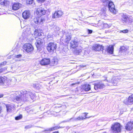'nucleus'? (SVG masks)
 Listing matches in <instances>:
<instances>
[{
    "label": "nucleus",
    "mask_w": 133,
    "mask_h": 133,
    "mask_svg": "<svg viewBox=\"0 0 133 133\" xmlns=\"http://www.w3.org/2000/svg\"><path fill=\"white\" fill-rule=\"evenodd\" d=\"M23 49L28 52H31L33 50V47L31 44L29 43L25 44L23 46Z\"/></svg>",
    "instance_id": "obj_8"
},
{
    "label": "nucleus",
    "mask_w": 133,
    "mask_h": 133,
    "mask_svg": "<svg viewBox=\"0 0 133 133\" xmlns=\"http://www.w3.org/2000/svg\"><path fill=\"white\" fill-rule=\"evenodd\" d=\"M22 117V115H20L19 116L15 117V119L18 120L21 119Z\"/></svg>",
    "instance_id": "obj_35"
},
{
    "label": "nucleus",
    "mask_w": 133,
    "mask_h": 133,
    "mask_svg": "<svg viewBox=\"0 0 133 133\" xmlns=\"http://www.w3.org/2000/svg\"><path fill=\"white\" fill-rule=\"evenodd\" d=\"M128 20L129 23H131L133 21V18L131 16L128 15Z\"/></svg>",
    "instance_id": "obj_33"
},
{
    "label": "nucleus",
    "mask_w": 133,
    "mask_h": 133,
    "mask_svg": "<svg viewBox=\"0 0 133 133\" xmlns=\"http://www.w3.org/2000/svg\"><path fill=\"white\" fill-rule=\"evenodd\" d=\"M22 56V55L21 54H19L18 55H16L15 57L17 58H20Z\"/></svg>",
    "instance_id": "obj_42"
},
{
    "label": "nucleus",
    "mask_w": 133,
    "mask_h": 133,
    "mask_svg": "<svg viewBox=\"0 0 133 133\" xmlns=\"http://www.w3.org/2000/svg\"><path fill=\"white\" fill-rule=\"evenodd\" d=\"M30 12L28 10L24 11L22 13V16L24 19L29 18L30 16Z\"/></svg>",
    "instance_id": "obj_15"
},
{
    "label": "nucleus",
    "mask_w": 133,
    "mask_h": 133,
    "mask_svg": "<svg viewBox=\"0 0 133 133\" xmlns=\"http://www.w3.org/2000/svg\"><path fill=\"white\" fill-rule=\"evenodd\" d=\"M79 83H72L71 84V85H75L76 84H78Z\"/></svg>",
    "instance_id": "obj_47"
},
{
    "label": "nucleus",
    "mask_w": 133,
    "mask_h": 133,
    "mask_svg": "<svg viewBox=\"0 0 133 133\" xmlns=\"http://www.w3.org/2000/svg\"><path fill=\"white\" fill-rule=\"evenodd\" d=\"M7 112L11 111L12 110H14L15 107L14 105L10 104H7L6 105Z\"/></svg>",
    "instance_id": "obj_21"
},
{
    "label": "nucleus",
    "mask_w": 133,
    "mask_h": 133,
    "mask_svg": "<svg viewBox=\"0 0 133 133\" xmlns=\"http://www.w3.org/2000/svg\"><path fill=\"white\" fill-rule=\"evenodd\" d=\"M74 51V52L76 55H78L81 52L82 50V48L81 46H77Z\"/></svg>",
    "instance_id": "obj_23"
},
{
    "label": "nucleus",
    "mask_w": 133,
    "mask_h": 133,
    "mask_svg": "<svg viewBox=\"0 0 133 133\" xmlns=\"http://www.w3.org/2000/svg\"><path fill=\"white\" fill-rule=\"evenodd\" d=\"M53 64H54L56 65L57 63V61H56L55 60H54L53 61Z\"/></svg>",
    "instance_id": "obj_45"
},
{
    "label": "nucleus",
    "mask_w": 133,
    "mask_h": 133,
    "mask_svg": "<svg viewBox=\"0 0 133 133\" xmlns=\"http://www.w3.org/2000/svg\"><path fill=\"white\" fill-rule=\"evenodd\" d=\"M4 70L5 69L3 68H0V73H2Z\"/></svg>",
    "instance_id": "obj_43"
},
{
    "label": "nucleus",
    "mask_w": 133,
    "mask_h": 133,
    "mask_svg": "<svg viewBox=\"0 0 133 133\" xmlns=\"http://www.w3.org/2000/svg\"><path fill=\"white\" fill-rule=\"evenodd\" d=\"M34 0H27V3L30 4L33 3Z\"/></svg>",
    "instance_id": "obj_38"
},
{
    "label": "nucleus",
    "mask_w": 133,
    "mask_h": 133,
    "mask_svg": "<svg viewBox=\"0 0 133 133\" xmlns=\"http://www.w3.org/2000/svg\"><path fill=\"white\" fill-rule=\"evenodd\" d=\"M105 87V85L101 82H97L94 85V89L96 90H98L99 89H102Z\"/></svg>",
    "instance_id": "obj_6"
},
{
    "label": "nucleus",
    "mask_w": 133,
    "mask_h": 133,
    "mask_svg": "<svg viewBox=\"0 0 133 133\" xmlns=\"http://www.w3.org/2000/svg\"><path fill=\"white\" fill-rule=\"evenodd\" d=\"M38 24H42L43 21L45 20V19L44 18L42 17H38Z\"/></svg>",
    "instance_id": "obj_30"
},
{
    "label": "nucleus",
    "mask_w": 133,
    "mask_h": 133,
    "mask_svg": "<svg viewBox=\"0 0 133 133\" xmlns=\"http://www.w3.org/2000/svg\"><path fill=\"white\" fill-rule=\"evenodd\" d=\"M3 95H0V98L3 97Z\"/></svg>",
    "instance_id": "obj_52"
},
{
    "label": "nucleus",
    "mask_w": 133,
    "mask_h": 133,
    "mask_svg": "<svg viewBox=\"0 0 133 133\" xmlns=\"http://www.w3.org/2000/svg\"><path fill=\"white\" fill-rule=\"evenodd\" d=\"M121 126L120 124L118 123H115L111 127L113 133H118L120 132L121 130Z\"/></svg>",
    "instance_id": "obj_5"
},
{
    "label": "nucleus",
    "mask_w": 133,
    "mask_h": 133,
    "mask_svg": "<svg viewBox=\"0 0 133 133\" xmlns=\"http://www.w3.org/2000/svg\"><path fill=\"white\" fill-rule=\"evenodd\" d=\"M125 129L127 130H130L133 128V123L131 122H128L126 125Z\"/></svg>",
    "instance_id": "obj_19"
},
{
    "label": "nucleus",
    "mask_w": 133,
    "mask_h": 133,
    "mask_svg": "<svg viewBox=\"0 0 133 133\" xmlns=\"http://www.w3.org/2000/svg\"><path fill=\"white\" fill-rule=\"evenodd\" d=\"M22 23H21V28H24L25 27V26H23V25H22Z\"/></svg>",
    "instance_id": "obj_49"
},
{
    "label": "nucleus",
    "mask_w": 133,
    "mask_h": 133,
    "mask_svg": "<svg viewBox=\"0 0 133 133\" xmlns=\"http://www.w3.org/2000/svg\"><path fill=\"white\" fill-rule=\"evenodd\" d=\"M51 131V128H47L45 129L43 131L46 132V133L49 132Z\"/></svg>",
    "instance_id": "obj_39"
},
{
    "label": "nucleus",
    "mask_w": 133,
    "mask_h": 133,
    "mask_svg": "<svg viewBox=\"0 0 133 133\" xmlns=\"http://www.w3.org/2000/svg\"><path fill=\"white\" fill-rule=\"evenodd\" d=\"M82 88V89H80V90L78 89V91L79 92H80V91L82 92V90L83 89L84 90L86 91H89L90 90L91 87L90 85L89 84H85L83 85Z\"/></svg>",
    "instance_id": "obj_12"
},
{
    "label": "nucleus",
    "mask_w": 133,
    "mask_h": 133,
    "mask_svg": "<svg viewBox=\"0 0 133 133\" xmlns=\"http://www.w3.org/2000/svg\"><path fill=\"white\" fill-rule=\"evenodd\" d=\"M63 14V12L61 10L56 11L52 15L53 18H59L62 16Z\"/></svg>",
    "instance_id": "obj_9"
},
{
    "label": "nucleus",
    "mask_w": 133,
    "mask_h": 133,
    "mask_svg": "<svg viewBox=\"0 0 133 133\" xmlns=\"http://www.w3.org/2000/svg\"><path fill=\"white\" fill-rule=\"evenodd\" d=\"M6 63V62L5 61L2 62L0 63V65L1 66H3L5 65Z\"/></svg>",
    "instance_id": "obj_41"
},
{
    "label": "nucleus",
    "mask_w": 133,
    "mask_h": 133,
    "mask_svg": "<svg viewBox=\"0 0 133 133\" xmlns=\"http://www.w3.org/2000/svg\"><path fill=\"white\" fill-rule=\"evenodd\" d=\"M62 127H60L59 126H55L54 127L51 128V131L57 130L60 128H62Z\"/></svg>",
    "instance_id": "obj_34"
},
{
    "label": "nucleus",
    "mask_w": 133,
    "mask_h": 133,
    "mask_svg": "<svg viewBox=\"0 0 133 133\" xmlns=\"http://www.w3.org/2000/svg\"><path fill=\"white\" fill-rule=\"evenodd\" d=\"M38 17H35L33 19V21L36 24H38Z\"/></svg>",
    "instance_id": "obj_36"
},
{
    "label": "nucleus",
    "mask_w": 133,
    "mask_h": 133,
    "mask_svg": "<svg viewBox=\"0 0 133 133\" xmlns=\"http://www.w3.org/2000/svg\"><path fill=\"white\" fill-rule=\"evenodd\" d=\"M48 39L49 40H50L52 39V37H51L50 35L48 34L47 36Z\"/></svg>",
    "instance_id": "obj_40"
},
{
    "label": "nucleus",
    "mask_w": 133,
    "mask_h": 133,
    "mask_svg": "<svg viewBox=\"0 0 133 133\" xmlns=\"http://www.w3.org/2000/svg\"><path fill=\"white\" fill-rule=\"evenodd\" d=\"M87 30H88V32L89 34H91L92 32V31L91 30L88 29Z\"/></svg>",
    "instance_id": "obj_44"
},
{
    "label": "nucleus",
    "mask_w": 133,
    "mask_h": 133,
    "mask_svg": "<svg viewBox=\"0 0 133 133\" xmlns=\"http://www.w3.org/2000/svg\"><path fill=\"white\" fill-rule=\"evenodd\" d=\"M31 127L29 126H27L25 127V128H30Z\"/></svg>",
    "instance_id": "obj_48"
},
{
    "label": "nucleus",
    "mask_w": 133,
    "mask_h": 133,
    "mask_svg": "<svg viewBox=\"0 0 133 133\" xmlns=\"http://www.w3.org/2000/svg\"><path fill=\"white\" fill-rule=\"evenodd\" d=\"M106 81H107V82H110H110H111V81H110V80H109V81H108V80L106 79Z\"/></svg>",
    "instance_id": "obj_50"
},
{
    "label": "nucleus",
    "mask_w": 133,
    "mask_h": 133,
    "mask_svg": "<svg viewBox=\"0 0 133 133\" xmlns=\"http://www.w3.org/2000/svg\"><path fill=\"white\" fill-rule=\"evenodd\" d=\"M126 50L127 49L124 46H122L120 47L119 51L120 52H123L126 51Z\"/></svg>",
    "instance_id": "obj_27"
},
{
    "label": "nucleus",
    "mask_w": 133,
    "mask_h": 133,
    "mask_svg": "<svg viewBox=\"0 0 133 133\" xmlns=\"http://www.w3.org/2000/svg\"><path fill=\"white\" fill-rule=\"evenodd\" d=\"M128 31H129L128 30V29H126L123 30H120L119 31V32L120 33H121L122 32H123L124 33H128Z\"/></svg>",
    "instance_id": "obj_37"
},
{
    "label": "nucleus",
    "mask_w": 133,
    "mask_h": 133,
    "mask_svg": "<svg viewBox=\"0 0 133 133\" xmlns=\"http://www.w3.org/2000/svg\"><path fill=\"white\" fill-rule=\"evenodd\" d=\"M86 52V51H85V52Z\"/></svg>",
    "instance_id": "obj_53"
},
{
    "label": "nucleus",
    "mask_w": 133,
    "mask_h": 133,
    "mask_svg": "<svg viewBox=\"0 0 133 133\" xmlns=\"http://www.w3.org/2000/svg\"><path fill=\"white\" fill-rule=\"evenodd\" d=\"M5 81V79L3 77H0V85H3Z\"/></svg>",
    "instance_id": "obj_29"
},
{
    "label": "nucleus",
    "mask_w": 133,
    "mask_h": 133,
    "mask_svg": "<svg viewBox=\"0 0 133 133\" xmlns=\"http://www.w3.org/2000/svg\"><path fill=\"white\" fill-rule=\"evenodd\" d=\"M50 63L49 59L44 58L41 61L40 63L42 65H46L49 64Z\"/></svg>",
    "instance_id": "obj_18"
},
{
    "label": "nucleus",
    "mask_w": 133,
    "mask_h": 133,
    "mask_svg": "<svg viewBox=\"0 0 133 133\" xmlns=\"http://www.w3.org/2000/svg\"><path fill=\"white\" fill-rule=\"evenodd\" d=\"M30 28L29 26H28L26 28L24 32L22 34V36L25 38L26 37L30 35L31 34Z\"/></svg>",
    "instance_id": "obj_13"
},
{
    "label": "nucleus",
    "mask_w": 133,
    "mask_h": 133,
    "mask_svg": "<svg viewBox=\"0 0 133 133\" xmlns=\"http://www.w3.org/2000/svg\"><path fill=\"white\" fill-rule=\"evenodd\" d=\"M36 13L38 16H41L45 14L46 11L44 8L39 6L37 9Z\"/></svg>",
    "instance_id": "obj_7"
},
{
    "label": "nucleus",
    "mask_w": 133,
    "mask_h": 133,
    "mask_svg": "<svg viewBox=\"0 0 133 133\" xmlns=\"http://www.w3.org/2000/svg\"><path fill=\"white\" fill-rule=\"evenodd\" d=\"M14 95L15 96V98L16 101V102L18 103H21L23 101H26L30 98L33 99L35 95L32 92L25 90L16 92Z\"/></svg>",
    "instance_id": "obj_1"
},
{
    "label": "nucleus",
    "mask_w": 133,
    "mask_h": 133,
    "mask_svg": "<svg viewBox=\"0 0 133 133\" xmlns=\"http://www.w3.org/2000/svg\"><path fill=\"white\" fill-rule=\"evenodd\" d=\"M10 79H7L6 80H5V81L4 83V84L3 86H10Z\"/></svg>",
    "instance_id": "obj_25"
},
{
    "label": "nucleus",
    "mask_w": 133,
    "mask_h": 133,
    "mask_svg": "<svg viewBox=\"0 0 133 133\" xmlns=\"http://www.w3.org/2000/svg\"><path fill=\"white\" fill-rule=\"evenodd\" d=\"M43 39L40 38L36 39L35 44L38 51L39 52L42 49L43 45Z\"/></svg>",
    "instance_id": "obj_4"
},
{
    "label": "nucleus",
    "mask_w": 133,
    "mask_h": 133,
    "mask_svg": "<svg viewBox=\"0 0 133 133\" xmlns=\"http://www.w3.org/2000/svg\"><path fill=\"white\" fill-rule=\"evenodd\" d=\"M102 0L104 5H108L109 10L111 12L114 14H116V11L114 5L112 2L110 0Z\"/></svg>",
    "instance_id": "obj_2"
},
{
    "label": "nucleus",
    "mask_w": 133,
    "mask_h": 133,
    "mask_svg": "<svg viewBox=\"0 0 133 133\" xmlns=\"http://www.w3.org/2000/svg\"><path fill=\"white\" fill-rule=\"evenodd\" d=\"M10 85L13 86L16 84L17 80L15 78L13 77L11 79H10Z\"/></svg>",
    "instance_id": "obj_24"
},
{
    "label": "nucleus",
    "mask_w": 133,
    "mask_h": 133,
    "mask_svg": "<svg viewBox=\"0 0 133 133\" xmlns=\"http://www.w3.org/2000/svg\"><path fill=\"white\" fill-rule=\"evenodd\" d=\"M71 34L68 32L66 34L65 41L66 43H68L71 39Z\"/></svg>",
    "instance_id": "obj_20"
},
{
    "label": "nucleus",
    "mask_w": 133,
    "mask_h": 133,
    "mask_svg": "<svg viewBox=\"0 0 133 133\" xmlns=\"http://www.w3.org/2000/svg\"><path fill=\"white\" fill-rule=\"evenodd\" d=\"M70 46L73 48H75L78 45V41L77 39L72 40L70 42Z\"/></svg>",
    "instance_id": "obj_14"
},
{
    "label": "nucleus",
    "mask_w": 133,
    "mask_h": 133,
    "mask_svg": "<svg viewBox=\"0 0 133 133\" xmlns=\"http://www.w3.org/2000/svg\"><path fill=\"white\" fill-rule=\"evenodd\" d=\"M21 4L19 3H15L12 6V9L14 10H16L21 7Z\"/></svg>",
    "instance_id": "obj_16"
},
{
    "label": "nucleus",
    "mask_w": 133,
    "mask_h": 133,
    "mask_svg": "<svg viewBox=\"0 0 133 133\" xmlns=\"http://www.w3.org/2000/svg\"><path fill=\"white\" fill-rule=\"evenodd\" d=\"M121 20L123 23H126L128 21V15L125 13H122L121 14Z\"/></svg>",
    "instance_id": "obj_17"
},
{
    "label": "nucleus",
    "mask_w": 133,
    "mask_h": 133,
    "mask_svg": "<svg viewBox=\"0 0 133 133\" xmlns=\"http://www.w3.org/2000/svg\"><path fill=\"white\" fill-rule=\"evenodd\" d=\"M92 49L96 51H102L103 53L104 52L103 46L99 44H95L92 47Z\"/></svg>",
    "instance_id": "obj_10"
},
{
    "label": "nucleus",
    "mask_w": 133,
    "mask_h": 133,
    "mask_svg": "<svg viewBox=\"0 0 133 133\" xmlns=\"http://www.w3.org/2000/svg\"><path fill=\"white\" fill-rule=\"evenodd\" d=\"M85 115V117H83L82 116H81V117H78L77 118H76V121L77 120H83V119H85L87 118V114H88V113L85 112L84 113Z\"/></svg>",
    "instance_id": "obj_26"
},
{
    "label": "nucleus",
    "mask_w": 133,
    "mask_h": 133,
    "mask_svg": "<svg viewBox=\"0 0 133 133\" xmlns=\"http://www.w3.org/2000/svg\"><path fill=\"white\" fill-rule=\"evenodd\" d=\"M38 34H39V35H38V36L37 37H39V38L41 37L40 36L42 35V34L41 33L38 32Z\"/></svg>",
    "instance_id": "obj_46"
},
{
    "label": "nucleus",
    "mask_w": 133,
    "mask_h": 133,
    "mask_svg": "<svg viewBox=\"0 0 133 133\" xmlns=\"http://www.w3.org/2000/svg\"><path fill=\"white\" fill-rule=\"evenodd\" d=\"M38 30L37 29H35L34 32V37H35L38 36Z\"/></svg>",
    "instance_id": "obj_31"
},
{
    "label": "nucleus",
    "mask_w": 133,
    "mask_h": 133,
    "mask_svg": "<svg viewBox=\"0 0 133 133\" xmlns=\"http://www.w3.org/2000/svg\"><path fill=\"white\" fill-rule=\"evenodd\" d=\"M53 133H59L58 131H56L55 132H53Z\"/></svg>",
    "instance_id": "obj_51"
},
{
    "label": "nucleus",
    "mask_w": 133,
    "mask_h": 133,
    "mask_svg": "<svg viewBox=\"0 0 133 133\" xmlns=\"http://www.w3.org/2000/svg\"><path fill=\"white\" fill-rule=\"evenodd\" d=\"M124 103L128 105L133 104V95L130 96L128 98L125 99L124 101Z\"/></svg>",
    "instance_id": "obj_11"
},
{
    "label": "nucleus",
    "mask_w": 133,
    "mask_h": 133,
    "mask_svg": "<svg viewBox=\"0 0 133 133\" xmlns=\"http://www.w3.org/2000/svg\"><path fill=\"white\" fill-rule=\"evenodd\" d=\"M107 53H109L111 54H112L114 51V47L113 46H109L106 50Z\"/></svg>",
    "instance_id": "obj_22"
},
{
    "label": "nucleus",
    "mask_w": 133,
    "mask_h": 133,
    "mask_svg": "<svg viewBox=\"0 0 133 133\" xmlns=\"http://www.w3.org/2000/svg\"><path fill=\"white\" fill-rule=\"evenodd\" d=\"M40 85H39L38 84H33V87L37 89H40Z\"/></svg>",
    "instance_id": "obj_32"
},
{
    "label": "nucleus",
    "mask_w": 133,
    "mask_h": 133,
    "mask_svg": "<svg viewBox=\"0 0 133 133\" xmlns=\"http://www.w3.org/2000/svg\"><path fill=\"white\" fill-rule=\"evenodd\" d=\"M57 47V44L56 43L50 42L48 44L46 48L49 52L52 53L56 51Z\"/></svg>",
    "instance_id": "obj_3"
},
{
    "label": "nucleus",
    "mask_w": 133,
    "mask_h": 133,
    "mask_svg": "<svg viewBox=\"0 0 133 133\" xmlns=\"http://www.w3.org/2000/svg\"><path fill=\"white\" fill-rule=\"evenodd\" d=\"M76 121V118L72 117L70 119H68L66 120H65L64 122H69L71 121Z\"/></svg>",
    "instance_id": "obj_28"
}]
</instances>
